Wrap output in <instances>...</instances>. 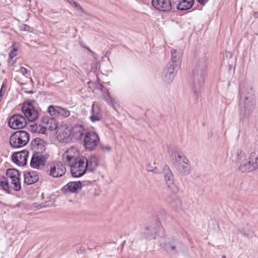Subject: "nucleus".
Here are the masks:
<instances>
[{"instance_id": "1", "label": "nucleus", "mask_w": 258, "mask_h": 258, "mask_svg": "<svg viewBox=\"0 0 258 258\" xmlns=\"http://www.w3.org/2000/svg\"><path fill=\"white\" fill-rule=\"evenodd\" d=\"M239 116L240 119L248 117L255 108V97L250 81L243 80L239 84Z\"/></svg>"}, {"instance_id": "2", "label": "nucleus", "mask_w": 258, "mask_h": 258, "mask_svg": "<svg viewBox=\"0 0 258 258\" xmlns=\"http://www.w3.org/2000/svg\"><path fill=\"white\" fill-rule=\"evenodd\" d=\"M79 152L75 147L68 149L62 155V160L68 166L71 167L73 176L79 177L86 172V157L79 156Z\"/></svg>"}, {"instance_id": "3", "label": "nucleus", "mask_w": 258, "mask_h": 258, "mask_svg": "<svg viewBox=\"0 0 258 258\" xmlns=\"http://www.w3.org/2000/svg\"><path fill=\"white\" fill-rule=\"evenodd\" d=\"M207 58L205 53H202L196 58L192 70V90L196 99H198L204 85V77L206 73Z\"/></svg>"}, {"instance_id": "4", "label": "nucleus", "mask_w": 258, "mask_h": 258, "mask_svg": "<svg viewBox=\"0 0 258 258\" xmlns=\"http://www.w3.org/2000/svg\"><path fill=\"white\" fill-rule=\"evenodd\" d=\"M6 178H4L0 181V185L3 189L9 194H11L12 190L19 191L21 186L19 171L14 168L8 169L6 171Z\"/></svg>"}, {"instance_id": "5", "label": "nucleus", "mask_w": 258, "mask_h": 258, "mask_svg": "<svg viewBox=\"0 0 258 258\" xmlns=\"http://www.w3.org/2000/svg\"><path fill=\"white\" fill-rule=\"evenodd\" d=\"M170 160L174 167L181 174L187 175L190 172V166L188 160L176 152H172L170 156Z\"/></svg>"}, {"instance_id": "6", "label": "nucleus", "mask_w": 258, "mask_h": 258, "mask_svg": "<svg viewBox=\"0 0 258 258\" xmlns=\"http://www.w3.org/2000/svg\"><path fill=\"white\" fill-rule=\"evenodd\" d=\"M30 140V136L25 131L15 132L10 139V144L14 148H20L26 145Z\"/></svg>"}, {"instance_id": "7", "label": "nucleus", "mask_w": 258, "mask_h": 258, "mask_svg": "<svg viewBox=\"0 0 258 258\" xmlns=\"http://www.w3.org/2000/svg\"><path fill=\"white\" fill-rule=\"evenodd\" d=\"M47 174L54 178L62 176L66 171L64 165L60 161H54L47 166Z\"/></svg>"}, {"instance_id": "8", "label": "nucleus", "mask_w": 258, "mask_h": 258, "mask_svg": "<svg viewBox=\"0 0 258 258\" xmlns=\"http://www.w3.org/2000/svg\"><path fill=\"white\" fill-rule=\"evenodd\" d=\"M99 142V138L95 132H87L84 137V144L87 150L92 151L95 149Z\"/></svg>"}, {"instance_id": "9", "label": "nucleus", "mask_w": 258, "mask_h": 258, "mask_svg": "<svg viewBox=\"0 0 258 258\" xmlns=\"http://www.w3.org/2000/svg\"><path fill=\"white\" fill-rule=\"evenodd\" d=\"M48 157V153L42 154L39 153H34L30 162L31 167L36 169H40L44 166Z\"/></svg>"}, {"instance_id": "10", "label": "nucleus", "mask_w": 258, "mask_h": 258, "mask_svg": "<svg viewBox=\"0 0 258 258\" xmlns=\"http://www.w3.org/2000/svg\"><path fill=\"white\" fill-rule=\"evenodd\" d=\"M22 110L26 120L27 119L29 121L33 122L38 117L39 115L37 111L34 108L33 105L29 102L24 103Z\"/></svg>"}, {"instance_id": "11", "label": "nucleus", "mask_w": 258, "mask_h": 258, "mask_svg": "<svg viewBox=\"0 0 258 258\" xmlns=\"http://www.w3.org/2000/svg\"><path fill=\"white\" fill-rule=\"evenodd\" d=\"M27 124L26 118L22 115L17 114L13 115L9 120V125L13 129L24 128Z\"/></svg>"}, {"instance_id": "12", "label": "nucleus", "mask_w": 258, "mask_h": 258, "mask_svg": "<svg viewBox=\"0 0 258 258\" xmlns=\"http://www.w3.org/2000/svg\"><path fill=\"white\" fill-rule=\"evenodd\" d=\"M164 178L168 188L173 193L177 192L178 189L174 182V176L169 167L166 165L164 169Z\"/></svg>"}, {"instance_id": "13", "label": "nucleus", "mask_w": 258, "mask_h": 258, "mask_svg": "<svg viewBox=\"0 0 258 258\" xmlns=\"http://www.w3.org/2000/svg\"><path fill=\"white\" fill-rule=\"evenodd\" d=\"M56 134L57 139L62 143H68L71 141V128L69 127H61L58 128Z\"/></svg>"}, {"instance_id": "14", "label": "nucleus", "mask_w": 258, "mask_h": 258, "mask_svg": "<svg viewBox=\"0 0 258 258\" xmlns=\"http://www.w3.org/2000/svg\"><path fill=\"white\" fill-rule=\"evenodd\" d=\"M171 57L168 65L178 68L180 65L181 57L182 55V51L181 49H171L170 50Z\"/></svg>"}, {"instance_id": "15", "label": "nucleus", "mask_w": 258, "mask_h": 258, "mask_svg": "<svg viewBox=\"0 0 258 258\" xmlns=\"http://www.w3.org/2000/svg\"><path fill=\"white\" fill-rule=\"evenodd\" d=\"M29 153L27 151L15 153L12 157L13 161L18 165L24 166L27 163Z\"/></svg>"}, {"instance_id": "16", "label": "nucleus", "mask_w": 258, "mask_h": 258, "mask_svg": "<svg viewBox=\"0 0 258 258\" xmlns=\"http://www.w3.org/2000/svg\"><path fill=\"white\" fill-rule=\"evenodd\" d=\"M102 117V114L99 105L95 102L92 105L90 111L89 119L92 122L100 121Z\"/></svg>"}, {"instance_id": "17", "label": "nucleus", "mask_w": 258, "mask_h": 258, "mask_svg": "<svg viewBox=\"0 0 258 258\" xmlns=\"http://www.w3.org/2000/svg\"><path fill=\"white\" fill-rule=\"evenodd\" d=\"M178 68L168 65L167 68H165L162 73L163 80L166 83L171 82L175 75Z\"/></svg>"}, {"instance_id": "18", "label": "nucleus", "mask_w": 258, "mask_h": 258, "mask_svg": "<svg viewBox=\"0 0 258 258\" xmlns=\"http://www.w3.org/2000/svg\"><path fill=\"white\" fill-rule=\"evenodd\" d=\"M153 6L160 11H169L172 9L170 0H152Z\"/></svg>"}, {"instance_id": "19", "label": "nucleus", "mask_w": 258, "mask_h": 258, "mask_svg": "<svg viewBox=\"0 0 258 258\" xmlns=\"http://www.w3.org/2000/svg\"><path fill=\"white\" fill-rule=\"evenodd\" d=\"M81 187L82 183L80 181H72L65 185L61 188V191L65 194L77 192L81 189Z\"/></svg>"}, {"instance_id": "20", "label": "nucleus", "mask_w": 258, "mask_h": 258, "mask_svg": "<svg viewBox=\"0 0 258 258\" xmlns=\"http://www.w3.org/2000/svg\"><path fill=\"white\" fill-rule=\"evenodd\" d=\"M46 143L43 139L39 138H35L32 142V148L35 151L34 153L40 154L47 153L45 152Z\"/></svg>"}, {"instance_id": "21", "label": "nucleus", "mask_w": 258, "mask_h": 258, "mask_svg": "<svg viewBox=\"0 0 258 258\" xmlns=\"http://www.w3.org/2000/svg\"><path fill=\"white\" fill-rule=\"evenodd\" d=\"M45 131H53L57 128V122L53 117L44 116L41 119Z\"/></svg>"}, {"instance_id": "22", "label": "nucleus", "mask_w": 258, "mask_h": 258, "mask_svg": "<svg viewBox=\"0 0 258 258\" xmlns=\"http://www.w3.org/2000/svg\"><path fill=\"white\" fill-rule=\"evenodd\" d=\"M24 182L29 185L36 182L39 178V176L36 171H27L24 173Z\"/></svg>"}, {"instance_id": "23", "label": "nucleus", "mask_w": 258, "mask_h": 258, "mask_svg": "<svg viewBox=\"0 0 258 258\" xmlns=\"http://www.w3.org/2000/svg\"><path fill=\"white\" fill-rule=\"evenodd\" d=\"M72 136L76 140H81L83 135L86 134V130L83 125L81 124L75 125L71 128Z\"/></svg>"}, {"instance_id": "24", "label": "nucleus", "mask_w": 258, "mask_h": 258, "mask_svg": "<svg viewBox=\"0 0 258 258\" xmlns=\"http://www.w3.org/2000/svg\"><path fill=\"white\" fill-rule=\"evenodd\" d=\"M98 158L96 156H92L88 158H86V171H94L98 166Z\"/></svg>"}, {"instance_id": "25", "label": "nucleus", "mask_w": 258, "mask_h": 258, "mask_svg": "<svg viewBox=\"0 0 258 258\" xmlns=\"http://www.w3.org/2000/svg\"><path fill=\"white\" fill-rule=\"evenodd\" d=\"M239 169L243 172H250L255 169L249 158L242 161L239 167Z\"/></svg>"}, {"instance_id": "26", "label": "nucleus", "mask_w": 258, "mask_h": 258, "mask_svg": "<svg viewBox=\"0 0 258 258\" xmlns=\"http://www.w3.org/2000/svg\"><path fill=\"white\" fill-rule=\"evenodd\" d=\"M194 4V0H179L176 6L177 9L181 11L190 9Z\"/></svg>"}, {"instance_id": "27", "label": "nucleus", "mask_w": 258, "mask_h": 258, "mask_svg": "<svg viewBox=\"0 0 258 258\" xmlns=\"http://www.w3.org/2000/svg\"><path fill=\"white\" fill-rule=\"evenodd\" d=\"M30 130L33 133L38 134H44L46 132L42 120H41V122L39 124L34 123L30 125Z\"/></svg>"}, {"instance_id": "28", "label": "nucleus", "mask_w": 258, "mask_h": 258, "mask_svg": "<svg viewBox=\"0 0 258 258\" xmlns=\"http://www.w3.org/2000/svg\"><path fill=\"white\" fill-rule=\"evenodd\" d=\"M157 231V229L150 226L146 228L144 231L145 237L147 239H152L155 238V235Z\"/></svg>"}, {"instance_id": "29", "label": "nucleus", "mask_w": 258, "mask_h": 258, "mask_svg": "<svg viewBox=\"0 0 258 258\" xmlns=\"http://www.w3.org/2000/svg\"><path fill=\"white\" fill-rule=\"evenodd\" d=\"M248 158L255 169H258V150L251 152Z\"/></svg>"}, {"instance_id": "30", "label": "nucleus", "mask_w": 258, "mask_h": 258, "mask_svg": "<svg viewBox=\"0 0 258 258\" xmlns=\"http://www.w3.org/2000/svg\"><path fill=\"white\" fill-rule=\"evenodd\" d=\"M59 106L50 105L47 109V112L51 116H58Z\"/></svg>"}, {"instance_id": "31", "label": "nucleus", "mask_w": 258, "mask_h": 258, "mask_svg": "<svg viewBox=\"0 0 258 258\" xmlns=\"http://www.w3.org/2000/svg\"><path fill=\"white\" fill-rule=\"evenodd\" d=\"M71 114L70 111L66 108L59 107L58 116L60 115L63 117H68Z\"/></svg>"}, {"instance_id": "32", "label": "nucleus", "mask_w": 258, "mask_h": 258, "mask_svg": "<svg viewBox=\"0 0 258 258\" xmlns=\"http://www.w3.org/2000/svg\"><path fill=\"white\" fill-rule=\"evenodd\" d=\"M171 205L176 210H178L181 208V202L177 198H175L174 200L171 202Z\"/></svg>"}, {"instance_id": "33", "label": "nucleus", "mask_w": 258, "mask_h": 258, "mask_svg": "<svg viewBox=\"0 0 258 258\" xmlns=\"http://www.w3.org/2000/svg\"><path fill=\"white\" fill-rule=\"evenodd\" d=\"M105 98L109 104L112 105L115 108L116 105H117V104L115 102L113 98L110 96L108 91L107 92L106 96L105 97Z\"/></svg>"}, {"instance_id": "34", "label": "nucleus", "mask_w": 258, "mask_h": 258, "mask_svg": "<svg viewBox=\"0 0 258 258\" xmlns=\"http://www.w3.org/2000/svg\"><path fill=\"white\" fill-rule=\"evenodd\" d=\"M147 169L148 171L152 172L154 173L159 174L160 170L156 166H153L151 164H148L147 166Z\"/></svg>"}, {"instance_id": "35", "label": "nucleus", "mask_w": 258, "mask_h": 258, "mask_svg": "<svg viewBox=\"0 0 258 258\" xmlns=\"http://www.w3.org/2000/svg\"><path fill=\"white\" fill-rule=\"evenodd\" d=\"M17 48L13 47L9 52V58L12 59L15 56L17 55Z\"/></svg>"}, {"instance_id": "36", "label": "nucleus", "mask_w": 258, "mask_h": 258, "mask_svg": "<svg viewBox=\"0 0 258 258\" xmlns=\"http://www.w3.org/2000/svg\"><path fill=\"white\" fill-rule=\"evenodd\" d=\"M6 91V86L3 84L1 89L0 90V101H1L2 99V97L4 96L5 92Z\"/></svg>"}, {"instance_id": "37", "label": "nucleus", "mask_w": 258, "mask_h": 258, "mask_svg": "<svg viewBox=\"0 0 258 258\" xmlns=\"http://www.w3.org/2000/svg\"><path fill=\"white\" fill-rule=\"evenodd\" d=\"M19 71L24 76H25V75L27 74L28 72L27 69L23 67L20 68Z\"/></svg>"}, {"instance_id": "38", "label": "nucleus", "mask_w": 258, "mask_h": 258, "mask_svg": "<svg viewBox=\"0 0 258 258\" xmlns=\"http://www.w3.org/2000/svg\"><path fill=\"white\" fill-rule=\"evenodd\" d=\"M101 149L104 151H110L111 150V148L109 146H104L102 145L101 146Z\"/></svg>"}, {"instance_id": "39", "label": "nucleus", "mask_w": 258, "mask_h": 258, "mask_svg": "<svg viewBox=\"0 0 258 258\" xmlns=\"http://www.w3.org/2000/svg\"><path fill=\"white\" fill-rule=\"evenodd\" d=\"M245 153L243 152L240 151V153L238 154V157L239 159H242L243 157H244Z\"/></svg>"}, {"instance_id": "40", "label": "nucleus", "mask_w": 258, "mask_h": 258, "mask_svg": "<svg viewBox=\"0 0 258 258\" xmlns=\"http://www.w3.org/2000/svg\"><path fill=\"white\" fill-rule=\"evenodd\" d=\"M199 3H200L201 5H205L206 4L209 0H197Z\"/></svg>"}, {"instance_id": "41", "label": "nucleus", "mask_w": 258, "mask_h": 258, "mask_svg": "<svg viewBox=\"0 0 258 258\" xmlns=\"http://www.w3.org/2000/svg\"><path fill=\"white\" fill-rule=\"evenodd\" d=\"M23 26H24V30H25V31L29 30V27L28 26H27L26 25H24Z\"/></svg>"}, {"instance_id": "42", "label": "nucleus", "mask_w": 258, "mask_h": 258, "mask_svg": "<svg viewBox=\"0 0 258 258\" xmlns=\"http://www.w3.org/2000/svg\"><path fill=\"white\" fill-rule=\"evenodd\" d=\"M176 246L175 245H171V249L172 250H175L176 249Z\"/></svg>"}, {"instance_id": "43", "label": "nucleus", "mask_w": 258, "mask_h": 258, "mask_svg": "<svg viewBox=\"0 0 258 258\" xmlns=\"http://www.w3.org/2000/svg\"><path fill=\"white\" fill-rule=\"evenodd\" d=\"M252 234H253L252 232H250L249 234H247L246 236L248 237H251V236H252Z\"/></svg>"}, {"instance_id": "44", "label": "nucleus", "mask_w": 258, "mask_h": 258, "mask_svg": "<svg viewBox=\"0 0 258 258\" xmlns=\"http://www.w3.org/2000/svg\"><path fill=\"white\" fill-rule=\"evenodd\" d=\"M255 17L256 18L258 17V11L255 13Z\"/></svg>"}, {"instance_id": "45", "label": "nucleus", "mask_w": 258, "mask_h": 258, "mask_svg": "<svg viewBox=\"0 0 258 258\" xmlns=\"http://www.w3.org/2000/svg\"><path fill=\"white\" fill-rule=\"evenodd\" d=\"M86 48L87 50H88L89 51H90V52H92V50H91L89 47H86Z\"/></svg>"}, {"instance_id": "46", "label": "nucleus", "mask_w": 258, "mask_h": 258, "mask_svg": "<svg viewBox=\"0 0 258 258\" xmlns=\"http://www.w3.org/2000/svg\"><path fill=\"white\" fill-rule=\"evenodd\" d=\"M222 258H226L225 255H222Z\"/></svg>"}, {"instance_id": "47", "label": "nucleus", "mask_w": 258, "mask_h": 258, "mask_svg": "<svg viewBox=\"0 0 258 258\" xmlns=\"http://www.w3.org/2000/svg\"><path fill=\"white\" fill-rule=\"evenodd\" d=\"M74 4H75V6L77 7V3L74 2Z\"/></svg>"}]
</instances>
